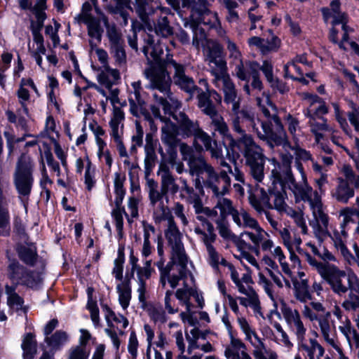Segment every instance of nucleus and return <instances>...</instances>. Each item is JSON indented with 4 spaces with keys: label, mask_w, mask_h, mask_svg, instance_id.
I'll use <instances>...</instances> for the list:
<instances>
[{
    "label": "nucleus",
    "mask_w": 359,
    "mask_h": 359,
    "mask_svg": "<svg viewBox=\"0 0 359 359\" xmlns=\"http://www.w3.org/2000/svg\"><path fill=\"white\" fill-rule=\"evenodd\" d=\"M293 156L285 153L281 155V163L272 159L273 168L271 170V179L274 182H288L289 189L294 193L297 199L302 201H311L312 188L308 184L306 176L304 172V168L299 161H296L297 167L301 175V180L297 182L292 173L291 163Z\"/></svg>",
    "instance_id": "1"
},
{
    "label": "nucleus",
    "mask_w": 359,
    "mask_h": 359,
    "mask_svg": "<svg viewBox=\"0 0 359 359\" xmlns=\"http://www.w3.org/2000/svg\"><path fill=\"white\" fill-rule=\"evenodd\" d=\"M150 56L153 57L154 62L144 70V74L150 82V88L158 90L163 95L172 96L170 90L172 80L167 70L168 66L172 65V61H174L172 55L165 53L163 50L153 48Z\"/></svg>",
    "instance_id": "2"
},
{
    "label": "nucleus",
    "mask_w": 359,
    "mask_h": 359,
    "mask_svg": "<svg viewBox=\"0 0 359 359\" xmlns=\"http://www.w3.org/2000/svg\"><path fill=\"white\" fill-rule=\"evenodd\" d=\"M199 83L203 84L205 89L200 88L195 96L197 99V107L205 115L208 116L215 130L222 135L228 132V126L223 117L218 113L217 106L222 103V96L213 89L209 88L206 79H200Z\"/></svg>",
    "instance_id": "3"
},
{
    "label": "nucleus",
    "mask_w": 359,
    "mask_h": 359,
    "mask_svg": "<svg viewBox=\"0 0 359 359\" xmlns=\"http://www.w3.org/2000/svg\"><path fill=\"white\" fill-rule=\"evenodd\" d=\"M172 118L177 121V128L184 137H194L195 140H201L205 149L211 152L212 157L218 158L223 156L222 148L217 147L215 141L212 145V138L200 128L197 121L190 119L185 113L181 111L172 114Z\"/></svg>",
    "instance_id": "4"
},
{
    "label": "nucleus",
    "mask_w": 359,
    "mask_h": 359,
    "mask_svg": "<svg viewBox=\"0 0 359 359\" xmlns=\"http://www.w3.org/2000/svg\"><path fill=\"white\" fill-rule=\"evenodd\" d=\"M236 149L244 156L252 177L257 182H262L266 159L262 149L255 142L252 136H245L243 140H238Z\"/></svg>",
    "instance_id": "5"
},
{
    "label": "nucleus",
    "mask_w": 359,
    "mask_h": 359,
    "mask_svg": "<svg viewBox=\"0 0 359 359\" xmlns=\"http://www.w3.org/2000/svg\"><path fill=\"white\" fill-rule=\"evenodd\" d=\"M34 162L26 154L18 158L14 172V184L20 198L28 199L34 182Z\"/></svg>",
    "instance_id": "6"
},
{
    "label": "nucleus",
    "mask_w": 359,
    "mask_h": 359,
    "mask_svg": "<svg viewBox=\"0 0 359 359\" xmlns=\"http://www.w3.org/2000/svg\"><path fill=\"white\" fill-rule=\"evenodd\" d=\"M6 272L7 277L13 284L37 289L43 282L41 271L29 270L16 259L10 261Z\"/></svg>",
    "instance_id": "7"
},
{
    "label": "nucleus",
    "mask_w": 359,
    "mask_h": 359,
    "mask_svg": "<svg viewBox=\"0 0 359 359\" xmlns=\"http://www.w3.org/2000/svg\"><path fill=\"white\" fill-rule=\"evenodd\" d=\"M319 274L330 286L332 292L339 296L352 289L353 283L350 276L334 264H330L323 268L320 267Z\"/></svg>",
    "instance_id": "8"
},
{
    "label": "nucleus",
    "mask_w": 359,
    "mask_h": 359,
    "mask_svg": "<svg viewBox=\"0 0 359 359\" xmlns=\"http://www.w3.org/2000/svg\"><path fill=\"white\" fill-rule=\"evenodd\" d=\"M344 178H337V185L332 192V196L339 203L346 204L355 195L354 188L359 189V175H355L350 165H345L342 168Z\"/></svg>",
    "instance_id": "9"
},
{
    "label": "nucleus",
    "mask_w": 359,
    "mask_h": 359,
    "mask_svg": "<svg viewBox=\"0 0 359 359\" xmlns=\"http://www.w3.org/2000/svg\"><path fill=\"white\" fill-rule=\"evenodd\" d=\"M102 22L106 28V35L109 39L110 54L118 66L126 64L127 56L125 50V41L121 32L114 23L110 24L107 15L102 16Z\"/></svg>",
    "instance_id": "10"
},
{
    "label": "nucleus",
    "mask_w": 359,
    "mask_h": 359,
    "mask_svg": "<svg viewBox=\"0 0 359 359\" xmlns=\"http://www.w3.org/2000/svg\"><path fill=\"white\" fill-rule=\"evenodd\" d=\"M156 12L157 10H154L149 14L139 17L140 22H137L136 28L138 30L154 32L157 36L163 38H168L172 36L174 29L170 25L168 18L165 15H159L154 20L153 17Z\"/></svg>",
    "instance_id": "11"
},
{
    "label": "nucleus",
    "mask_w": 359,
    "mask_h": 359,
    "mask_svg": "<svg viewBox=\"0 0 359 359\" xmlns=\"http://www.w3.org/2000/svg\"><path fill=\"white\" fill-rule=\"evenodd\" d=\"M257 132L259 139L265 141L270 147L278 146L283 143L285 137V132L278 116H276L275 111L273 114V122H262V130H254Z\"/></svg>",
    "instance_id": "12"
},
{
    "label": "nucleus",
    "mask_w": 359,
    "mask_h": 359,
    "mask_svg": "<svg viewBox=\"0 0 359 359\" xmlns=\"http://www.w3.org/2000/svg\"><path fill=\"white\" fill-rule=\"evenodd\" d=\"M180 152L182 160L187 163L189 174L192 177L205 176L212 167L203 155L196 153L192 147L186 143L180 145Z\"/></svg>",
    "instance_id": "13"
},
{
    "label": "nucleus",
    "mask_w": 359,
    "mask_h": 359,
    "mask_svg": "<svg viewBox=\"0 0 359 359\" xmlns=\"http://www.w3.org/2000/svg\"><path fill=\"white\" fill-rule=\"evenodd\" d=\"M147 185L150 203L153 206H154L157 202L161 201L164 196L167 197L169 192L175 195L178 192L180 189L172 175L161 177L160 191L158 190L157 182L153 179L147 178Z\"/></svg>",
    "instance_id": "14"
},
{
    "label": "nucleus",
    "mask_w": 359,
    "mask_h": 359,
    "mask_svg": "<svg viewBox=\"0 0 359 359\" xmlns=\"http://www.w3.org/2000/svg\"><path fill=\"white\" fill-rule=\"evenodd\" d=\"M205 187L210 189L217 196H223L231 184L226 170H216L213 166L205 176Z\"/></svg>",
    "instance_id": "15"
},
{
    "label": "nucleus",
    "mask_w": 359,
    "mask_h": 359,
    "mask_svg": "<svg viewBox=\"0 0 359 359\" xmlns=\"http://www.w3.org/2000/svg\"><path fill=\"white\" fill-rule=\"evenodd\" d=\"M172 65L175 69L173 75V82L181 90L188 94L187 101L192 100L200 89L194 82L192 77L185 74V67L184 65L172 61Z\"/></svg>",
    "instance_id": "16"
},
{
    "label": "nucleus",
    "mask_w": 359,
    "mask_h": 359,
    "mask_svg": "<svg viewBox=\"0 0 359 359\" xmlns=\"http://www.w3.org/2000/svg\"><path fill=\"white\" fill-rule=\"evenodd\" d=\"M179 132L177 126L170 119H168L161 128V140L168 147L167 151L170 157L176 155L177 147H180V145L184 143L181 142V140L178 137Z\"/></svg>",
    "instance_id": "17"
},
{
    "label": "nucleus",
    "mask_w": 359,
    "mask_h": 359,
    "mask_svg": "<svg viewBox=\"0 0 359 359\" xmlns=\"http://www.w3.org/2000/svg\"><path fill=\"white\" fill-rule=\"evenodd\" d=\"M15 250L19 259L27 266H34L39 262L42 269L45 268V263L43 260H39L36 248L34 243H18L15 245Z\"/></svg>",
    "instance_id": "18"
},
{
    "label": "nucleus",
    "mask_w": 359,
    "mask_h": 359,
    "mask_svg": "<svg viewBox=\"0 0 359 359\" xmlns=\"http://www.w3.org/2000/svg\"><path fill=\"white\" fill-rule=\"evenodd\" d=\"M165 234L172 249V257H187L181 241V234L172 218L168 221V228Z\"/></svg>",
    "instance_id": "19"
},
{
    "label": "nucleus",
    "mask_w": 359,
    "mask_h": 359,
    "mask_svg": "<svg viewBox=\"0 0 359 359\" xmlns=\"http://www.w3.org/2000/svg\"><path fill=\"white\" fill-rule=\"evenodd\" d=\"M187 257H171L170 262H174L173 269L176 266V269L178 272L177 274L168 276V283H170L172 288H175L180 280H184L187 278L189 270L187 269Z\"/></svg>",
    "instance_id": "20"
},
{
    "label": "nucleus",
    "mask_w": 359,
    "mask_h": 359,
    "mask_svg": "<svg viewBox=\"0 0 359 359\" xmlns=\"http://www.w3.org/2000/svg\"><path fill=\"white\" fill-rule=\"evenodd\" d=\"M286 184L290 185L288 182H274V180H272V184L268 190L269 196L274 197V205L278 210H284L286 206L285 203Z\"/></svg>",
    "instance_id": "21"
},
{
    "label": "nucleus",
    "mask_w": 359,
    "mask_h": 359,
    "mask_svg": "<svg viewBox=\"0 0 359 359\" xmlns=\"http://www.w3.org/2000/svg\"><path fill=\"white\" fill-rule=\"evenodd\" d=\"M209 3L207 0H179V8H173L179 11L181 8L190 11L189 20L194 19L201 13L203 14L208 8Z\"/></svg>",
    "instance_id": "22"
},
{
    "label": "nucleus",
    "mask_w": 359,
    "mask_h": 359,
    "mask_svg": "<svg viewBox=\"0 0 359 359\" xmlns=\"http://www.w3.org/2000/svg\"><path fill=\"white\" fill-rule=\"evenodd\" d=\"M105 15L102 13L100 18H95L90 14H86L84 16V23L87 25L88 35L97 41L98 43L102 41L103 28L100 23L102 22V16Z\"/></svg>",
    "instance_id": "23"
},
{
    "label": "nucleus",
    "mask_w": 359,
    "mask_h": 359,
    "mask_svg": "<svg viewBox=\"0 0 359 359\" xmlns=\"http://www.w3.org/2000/svg\"><path fill=\"white\" fill-rule=\"evenodd\" d=\"M223 82V91L224 94V102L226 104H231L234 110L238 109V104L240 102V97L237 95V92L233 83L231 81L228 75L220 78Z\"/></svg>",
    "instance_id": "24"
},
{
    "label": "nucleus",
    "mask_w": 359,
    "mask_h": 359,
    "mask_svg": "<svg viewBox=\"0 0 359 359\" xmlns=\"http://www.w3.org/2000/svg\"><path fill=\"white\" fill-rule=\"evenodd\" d=\"M282 313L286 321L289 324L294 322L297 327V336L300 341H302L306 332V329L300 319L299 312L297 310L292 311L290 308L285 307L282 309Z\"/></svg>",
    "instance_id": "25"
},
{
    "label": "nucleus",
    "mask_w": 359,
    "mask_h": 359,
    "mask_svg": "<svg viewBox=\"0 0 359 359\" xmlns=\"http://www.w3.org/2000/svg\"><path fill=\"white\" fill-rule=\"evenodd\" d=\"M201 24L196 21V18L184 20V27L192 33V44L195 46H199V41L205 38V29L201 27Z\"/></svg>",
    "instance_id": "26"
},
{
    "label": "nucleus",
    "mask_w": 359,
    "mask_h": 359,
    "mask_svg": "<svg viewBox=\"0 0 359 359\" xmlns=\"http://www.w3.org/2000/svg\"><path fill=\"white\" fill-rule=\"evenodd\" d=\"M206 62H208L210 68V72L212 75L215 76L216 79H220L224 76H226V63L224 60V55L219 56L217 57H213L211 58L205 59Z\"/></svg>",
    "instance_id": "27"
},
{
    "label": "nucleus",
    "mask_w": 359,
    "mask_h": 359,
    "mask_svg": "<svg viewBox=\"0 0 359 359\" xmlns=\"http://www.w3.org/2000/svg\"><path fill=\"white\" fill-rule=\"evenodd\" d=\"M254 64H259L255 61L245 60L243 61L239 59L235 67V73L238 79L243 81H248L250 76L252 74V69L250 65L253 66Z\"/></svg>",
    "instance_id": "28"
},
{
    "label": "nucleus",
    "mask_w": 359,
    "mask_h": 359,
    "mask_svg": "<svg viewBox=\"0 0 359 359\" xmlns=\"http://www.w3.org/2000/svg\"><path fill=\"white\" fill-rule=\"evenodd\" d=\"M22 348L23 355L25 359H33L36 353V341L34 340V335L27 333L23 340Z\"/></svg>",
    "instance_id": "29"
},
{
    "label": "nucleus",
    "mask_w": 359,
    "mask_h": 359,
    "mask_svg": "<svg viewBox=\"0 0 359 359\" xmlns=\"http://www.w3.org/2000/svg\"><path fill=\"white\" fill-rule=\"evenodd\" d=\"M155 0H135L134 8L137 17L149 14L154 10H158V6L154 7L152 3Z\"/></svg>",
    "instance_id": "30"
},
{
    "label": "nucleus",
    "mask_w": 359,
    "mask_h": 359,
    "mask_svg": "<svg viewBox=\"0 0 359 359\" xmlns=\"http://www.w3.org/2000/svg\"><path fill=\"white\" fill-rule=\"evenodd\" d=\"M231 111L236 116V119L240 121H248L253 130H257L254 114L247 109H240V102L238 104V109L234 110L232 107Z\"/></svg>",
    "instance_id": "31"
},
{
    "label": "nucleus",
    "mask_w": 359,
    "mask_h": 359,
    "mask_svg": "<svg viewBox=\"0 0 359 359\" xmlns=\"http://www.w3.org/2000/svg\"><path fill=\"white\" fill-rule=\"evenodd\" d=\"M294 285L296 289V297L297 299L302 302H306L308 299H311L306 279H302L300 282H294Z\"/></svg>",
    "instance_id": "32"
},
{
    "label": "nucleus",
    "mask_w": 359,
    "mask_h": 359,
    "mask_svg": "<svg viewBox=\"0 0 359 359\" xmlns=\"http://www.w3.org/2000/svg\"><path fill=\"white\" fill-rule=\"evenodd\" d=\"M196 21L209 28L216 27L218 24L217 14L211 12L209 8L203 14H200L196 17Z\"/></svg>",
    "instance_id": "33"
},
{
    "label": "nucleus",
    "mask_w": 359,
    "mask_h": 359,
    "mask_svg": "<svg viewBox=\"0 0 359 359\" xmlns=\"http://www.w3.org/2000/svg\"><path fill=\"white\" fill-rule=\"evenodd\" d=\"M233 130L239 135V136L236 137V138H233L231 135H229L228 133L225 135L229 140V147H231L232 150L237 148V142L238 140H243L244 137L245 136H250V135L247 134L244 130L241 128L240 126V121L236 118L233 121ZM227 133H229V131Z\"/></svg>",
    "instance_id": "34"
},
{
    "label": "nucleus",
    "mask_w": 359,
    "mask_h": 359,
    "mask_svg": "<svg viewBox=\"0 0 359 359\" xmlns=\"http://www.w3.org/2000/svg\"><path fill=\"white\" fill-rule=\"evenodd\" d=\"M142 225L144 228V244L142 248V255L145 257H147L151 252V247L149 242L150 232L154 233L155 229L152 225L147 224L146 222H143Z\"/></svg>",
    "instance_id": "35"
},
{
    "label": "nucleus",
    "mask_w": 359,
    "mask_h": 359,
    "mask_svg": "<svg viewBox=\"0 0 359 359\" xmlns=\"http://www.w3.org/2000/svg\"><path fill=\"white\" fill-rule=\"evenodd\" d=\"M205 52V60L224 55L222 46L218 42L213 40H208L207 41Z\"/></svg>",
    "instance_id": "36"
},
{
    "label": "nucleus",
    "mask_w": 359,
    "mask_h": 359,
    "mask_svg": "<svg viewBox=\"0 0 359 359\" xmlns=\"http://www.w3.org/2000/svg\"><path fill=\"white\" fill-rule=\"evenodd\" d=\"M145 157H144V170L146 177H147L153 168L156 165V162L157 161V155L156 154V150L151 149H144Z\"/></svg>",
    "instance_id": "37"
},
{
    "label": "nucleus",
    "mask_w": 359,
    "mask_h": 359,
    "mask_svg": "<svg viewBox=\"0 0 359 359\" xmlns=\"http://www.w3.org/2000/svg\"><path fill=\"white\" fill-rule=\"evenodd\" d=\"M67 339V334L64 331H57L51 337H46L45 341L53 348H58Z\"/></svg>",
    "instance_id": "38"
},
{
    "label": "nucleus",
    "mask_w": 359,
    "mask_h": 359,
    "mask_svg": "<svg viewBox=\"0 0 359 359\" xmlns=\"http://www.w3.org/2000/svg\"><path fill=\"white\" fill-rule=\"evenodd\" d=\"M114 187L116 193L115 205L116 208L121 207L123 199L125 195V190L123 189V181L121 179L119 173H116L114 180Z\"/></svg>",
    "instance_id": "39"
},
{
    "label": "nucleus",
    "mask_w": 359,
    "mask_h": 359,
    "mask_svg": "<svg viewBox=\"0 0 359 359\" xmlns=\"http://www.w3.org/2000/svg\"><path fill=\"white\" fill-rule=\"evenodd\" d=\"M124 252L123 248H119L118 252V257L114 261V268L113 269V273L117 280H121L123 278V265L124 263Z\"/></svg>",
    "instance_id": "40"
},
{
    "label": "nucleus",
    "mask_w": 359,
    "mask_h": 359,
    "mask_svg": "<svg viewBox=\"0 0 359 359\" xmlns=\"http://www.w3.org/2000/svg\"><path fill=\"white\" fill-rule=\"evenodd\" d=\"M154 100L160 104L164 113L165 114H169L172 116V105L170 104L169 100H172V96H167V95H159L157 93H154Z\"/></svg>",
    "instance_id": "41"
},
{
    "label": "nucleus",
    "mask_w": 359,
    "mask_h": 359,
    "mask_svg": "<svg viewBox=\"0 0 359 359\" xmlns=\"http://www.w3.org/2000/svg\"><path fill=\"white\" fill-rule=\"evenodd\" d=\"M314 212H318V215H316L315 217L317 222L321 224V225L318 224V231L322 234H325L328 225V217L320 208L314 210Z\"/></svg>",
    "instance_id": "42"
},
{
    "label": "nucleus",
    "mask_w": 359,
    "mask_h": 359,
    "mask_svg": "<svg viewBox=\"0 0 359 359\" xmlns=\"http://www.w3.org/2000/svg\"><path fill=\"white\" fill-rule=\"evenodd\" d=\"M262 53L266 54L270 52H276L278 50L280 46V40L275 36H272L271 40H264Z\"/></svg>",
    "instance_id": "43"
},
{
    "label": "nucleus",
    "mask_w": 359,
    "mask_h": 359,
    "mask_svg": "<svg viewBox=\"0 0 359 359\" xmlns=\"http://www.w3.org/2000/svg\"><path fill=\"white\" fill-rule=\"evenodd\" d=\"M350 290L348 298L343 302L342 306L346 310H356V309L359 308V296L354 294L352 292V289Z\"/></svg>",
    "instance_id": "44"
},
{
    "label": "nucleus",
    "mask_w": 359,
    "mask_h": 359,
    "mask_svg": "<svg viewBox=\"0 0 359 359\" xmlns=\"http://www.w3.org/2000/svg\"><path fill=\"white\" fill-rule=\"evenodd\" d=\"M216 224L217 225L219 233L223 238L231 241L233 239V237H235L236 235L232 233L227 224H226L223 220H217Z\"/></svg>",
    "instance_id": "45"
},
{
    "label": "nucleus",
    "mask_w": 359,
    "mask_h": 359,
    "mask_svg": "<svg viewBox=\"0 0 359 359\" xmlns=\"http://www.w3.org/2000/svg\"><path fill=\"white\" fill-rule=\"evenodd\" d=\"M23 299L18 294H14L13 297H8V305L11 309L16 311L22 310L24 313L27 312V308L23 306Z\"/></svg>",
    "instance_id": "46"
},
{
    "label": "nucleus",
    "mask_w": 359,
    "mask_h": 359,
    "mask_svg": "<svg viewBox=\"0 0 359 359\" xmlns=\"http://www.w3.org/2000/svg\"><path fill=\"white\" fill-rule=\"evenodd\" d=\"M242 236H237L236 235L233 237V239L231 241L238 249L241 252V255H243V252H246V250H249L250 251H253L257 252V248L251 245L250 244L247 243L244 240H243Z\"/></svg>",
    "instance_id": "47"
},
{
    "label": "nucleus",
    "mask_w": 359,
    "mask_h": 359,
    "mask_svg": "<svg viewBox=\"0 0 359 359\" xmlns=\"http://www.w3.org/2000/svg\"><path fill=\"white\" fill-rule=\"evenodd\" d=\"M118 292L119 293V302L122 307L126 309L128 305L131 298V290L128 289H121V285L117 286Z\"/></svg>",
    "instance_id": "48"
},
{
    "label": "nucleus",
    "mask_w": 359,
    "mask_h": 359,
    "mask_svg": "<svg viewBox=\"0 0 359 359\" xmlns=\"http://www.w3.org/2000/svg\"><path fill=\"white\" fill-rule=\"evenodd\" d=\"M254 67L252 65H250V67L252 69V74L251 76L252 77V81L251 83V86L253 88L257 89L259 90H262V81L259 79V64H254Z\"/></svg>",
    "instance_id": "49"
},
{
    "label": "nucleus",
    "mask_w": 359,
    "mask_h": 359,
    "mask_svg": "<svg viewBox=\"0 0 359 359\" xmlns=\"http://www.w3.org/2000/svg\"><path fill=\"white\" fill-rule=\"evenodd\" d=\"M191 294L190 292H189L187 290H184V289H178L175 292L176 297L180 301L182 302V303L186 305L187 311H190V308L191 306V304L190 302V295Z\"/></svg>",
    "instance_id": "50"
},
{
    "label": "nucleus",
    "mask_w": 359,
    "mask_h": 359,
    "mask_svg": "<svg viewBox=\"0 0 359 359\" xmlns=\"http://www.w3.org/2000/svg\"><path fill=\"white\" fill-rule=\"evenodd\" d=\"M224 355L227 358L231 359H252L246 353V349H243L241 352H238L229 347L226 348Z\"/></svg>",
    "instance_id": "51"
},
{
    "label": "nucleus",
    "mask_w": 359,
    "mask_h": 359,
    "mask_svg": "<svg viewBox=\"0 0 359 359\" xmlns=\"http://www.w3.org/2000/svg\"><path fill=\"white\" fill-rule=\"evenodd\" d=\"M209 259L210 264L215 270L219 269V259L221 258L220 255L217 252L214 247L209 246L208 248H206Z\"/></svg>",
    "instance_id": "52"
},
{
    "label": "nucleus",
    "mask_w": 359,
    "mask_h": 359,
    "mask_svg": "<svg viewBox=\"0 0 359 359\" xmlns=\"http://www.w3.org/2000/svg\"><path fill=\"white\" fill-rule=\"evenodd\" d=\"M320 119L322 120V123L318 122L316 118L309 121L311 131L312 133L329 130V127L326 124V120L323 117H320Z\"/></svg>",
    "instance_id": "53"
},
{
    "label": "nucleus",
    "mask_w": 359,
    "mask_h": 359,
    "mask_svg": "<svg viewBox=\"0 0 359 359\" xmlns=\"http://www.w3.org/2000/svg\"><path fill=\"white\" fill-rule=\"evenodd\" d=\"M241 217L243 219L242 226L243 227L253 228L257 226V220L252 218L250 214L244 209L241 210Z\"/></svg>",
    "instance_id": "54"
},
{
    "label": "nucleus",
    "mask_w": 359,
    "mask_h": 359,
    "mask_svg": "<svg viewBox=\"0 0 359 359\" xmlns=\"http://www.w3.org/2000/svg\"><path fill=\"white\" fill-rule=\"evenodd\" d=\"M187 201L189 203L193 204L194 208L196 214L198 215L201 213V210L203 206L201 198L196 193H194L191 196H189L187 198Z\"/></svg>",
    "instance_id": "55"
},
{
    "label": "nucleus",
    "mask_w": 359,
    "mask_h": 359,
    "mask_svg": "<svg viewBox=\"0 0 359 359\" xmlns=\"http://www.w3.org/2000/svg\"><path fill=\"white\" fill-rule=\"evenodd\" d=\"M88 357L85 348L78 346L72 351L69 359H88Z\"/></svg>",
    "instance_id": "56"
},
{
    "label": "nucleus",
    "mask_w": 359,
    "mask_h": 359,
    "mask_svg": "<svg viewBox=\"0 0 359 359\" xmlns=\"http://www.w3.org/2000/svg\"><path fill=\"white\" fill-rule=\"evenodd\" d=\"M14 229L15 231L20 236V238L24 241L25 243L27 242L28 236L25 232V226L22 224L21 221L16 219L14 223Z\"/></svg>",
    "instance_id": "57"
},
{
    "label": "nucleus",
    "mask_w": 359,
    "mask_h": 359,
    "mask_svg": "<svg viewBox=\"0 0 359 359\" xmlns=\"http://www.w3.org/2000/svg\"><path fill=\"white\" fill-rule=\"evenodd\" d=\"M262 70L269 82L273 81V67L267 60H264L263 65L259 66V70Z\"/></svg>",
    "instance_id": "58"
},
{
    "label": "nucleus",
    "mask_w": 359,
    "mask_h": 359,
    "mask_svg": "<svg viewBox=\"0 0 359 359\" xmlns=\"http://www.w3.org/2000/svg\"><path fill=\"white\" fill-rule=\"evenodd\" d=\"M267 102L269 104L270 109L263 106L262 107V111L266 118H269L268 121L273 122V111H275L276 115L278 116V110L276 105L271 103V102L269 99L267 100Z\"/></svg>",
    "instance_id": "59"
},
{
    "label": "nucleus",
    "mask_w": 359,
    "mask_h": 359,
    "mask_svg": "<svg viewBox=\"0 0 359 359\" xmlns=\"http://www.w3.org/2000/svg\"><path fill=\"white\" fill-rule=\"evenodd\" d=\"M143 135L144 131L142 127L140 124L137 122L136 123V134L133 136L132 141L135 144H137L138 147H141L143 144Z\"/></svg>",
    "instance_id": "60"
},
{
    "label": "nucleus",
    "mask_w": 359,
    "mask_h": 359,
    "mask_svg": "<svg viewBox=\"0 0 359 359\" xmlns=\"http://www.w3.org/2000/svg\"><path fill=\"white\" fill-rule=\"evenodd\" d=\"M304 256L306 257V261L313 267L316 269L319 273L320 267H325L327 265H330V263L327 262H318L315 258H313L309 253L305 252Z\"/></svg>",
    "instance_id": "61"
},
{
    "label": "nucleus",
    "mask_w": 359,
    "mask_h": 359,
    "mask_svg": "<svg viewBox=\"0 0 359 359\" xmlns=\"http://www.w3.org/2000/svg\"><path fill=\"white\" fill-rule=\"evenodd\" d=\"M341 214L344 216V223H346L350 220V217L351 215H355L358 219L359 224V208H346L341 211Z\"/></svg>",
    "instance_id": "62"
},
{
    "label": "nucleus",
    "mask_w": 359,
    "mask_h": 359,
    "mask_svg": "<svg viewBox=\"0 0 359 359\" xmlns=\"http://www.w3.org/2000/svg\"><path fill=\"white\" fill-rule=\"evenodd\" d=\"M45 156H46V161H47L48 166H50L53 169V171L57 172V175H60V165H59V163L54 160L53 154L49 151H48L45 152Z\"/></svg>",
    "instance_id": "63"
},
{
    "label": "nucleus",
    "mask_w": 359,
    "mask_h": 359,
    "mask_svg": "<svg viewBox=\"0 0 359 359\" xmlns=\"http://www.w3.org/2000/svg\"><path fill=\"white\" fill-rule=\"evenodd\" d=\"M269 83L272 88L278 90L281 94H285L289 91V87L286 83L279 81L278 79H273V81Z\"/></svg>",
    "instance_id": "64"
}]
</instances>
